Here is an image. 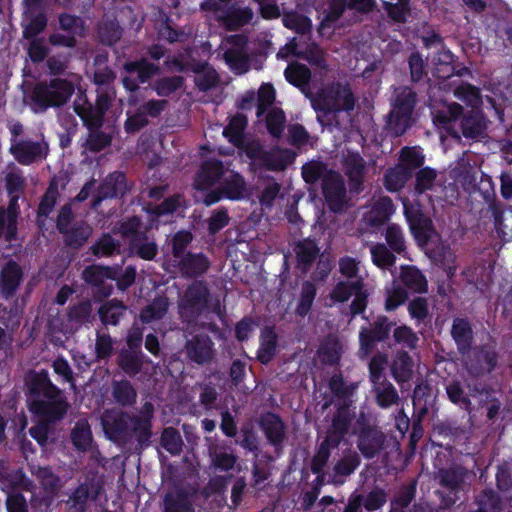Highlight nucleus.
Masks as SVG:
<instances>
[{
	"label": "nucleus",
	"instance_id": "1",
	"mask_svg": "<svg viewBox=\"0 0 512 512\" xmlns=\"http://www.w3.org/2000/svg\"><path fill=\"white\" fill-rule=\"evenodd\" d=\"M25 385L29 394L30 410L42 420L31 427L29 433L44 447L48 441L49 423L61 420L69 405L63 392L51 382L45 370L29 372L25 377Z\"/></svg>",
	"mask_w": 512,
	"mask_h": 512
},
{
	"label": "nucleus",
	"instance_id": "2",
	"mask_svg": "<svg viewBox=\"0 0 512 512\" xmlns=\"http://www.w3.org/2000/svg\"><path fill=\"white\" fill-rule=\"evenodd\" d=\"M216 182L220 183V191L213 190L204 196L203 202L207 206L217 203L222 196L231 200H239L245 196L244 178L222 162L209 160L201 166L195 179V186L199 190H205Z\"/></svg>",
	"mask_w": 512,
	"mask_h": 512
},
{
	"label": "nucleus",
	"instance_id": "3",
	"mask_svg": "<svg viewBox=\"0 0 512 512\" xmlns=\"http://www.w3.org/2000/svg\"><path fill=\"white\" fill-rule=\"evenodd\" d=\"M339 271L346 280L339 281L331 290L329 297L333 303H344L354 296L350 305V313L354 317L363 313L367 306L369 295L365 285L367 275L362 273L360 262L348 256L339 260Z\"/></svg>",
	"mask_w": 512,
	"mask_h": 512
},
{
	"label": "nucleus",
	"instance_id": "4",
	"mask_svg": "<svg viewBox=\"0 0 512 512\" xmlns=\"http://www.w3.org/2000/svg\"><path fill=\"white\" fill-rule=\"evenodd\" d=\"M108 107V97L100 96L98 99V107L94 108L87 101L85 95H78L73 103L75 113L82 119L85 126L90 129L88 137L84 143L86 150L91 152H99L110 145L111 137L101 131L93 130L102 124V118Z\"/></svg>",
	"mask_w": 512,
	"mask_h": 512
},
{
	"label": "nucleus",
	"instance_id": "5",
	"mask_svg": "<svg viewBox=\"0 0 512 512\" xmlns=\"http://www.w3.org/2000/svg\"><path fill=\"white\" fill-rule=\"evenodd\" d=\"M144 411L137 416L129 417L127 414L116 410L106 411L101 420L107 433L123 434L132 431L139 442L148 440L151 435V418L153 406L150 403L144 405Z\"/></svg>",
	"mask_w": 512,
	"mask_h": 512
},
{
	"label": "nucleus",
	"instance_id": "6",
	"mask_svg": "<svg viewBox=\"0 0 512 512\" xmlns=\"http://www.w3.org/2000/svg\"><path fill=\"white\" fill-rule=\"evenodd\" d=\"M356 103L355 96L349 84L334 82L325 86L312 100V106L318 113V120L322 122V116L350 112Z\"/></svg>",
	"mask_w": 512,
	"mask_h": 512
},
{
	"label": "nucleus",
	"instance_id": "7",
	"mask_svg": "<svg viewBox=\"0 0 512 512\" xmlns=\"http://www.w3.org/2000/svg\"><path fill=\"white\" fill-rule=\"evenodd\" d=\"M461 115L462 106L457 103H452L447 106L446 109L435 113L433 120L436 125L443 127L450 133L454 129V123L460 120L461 131L466 138H476L483 133L485 125L481 115L477 111L471 110L468 114L460 118Z\"/></svg>",
	"mask_w": 512,
	"mask_h": 512
},
{
	"label": "nucleus",
	"instance_id": "8",
	"mask_svg": "<svg viewBox=\"0 0 512 512\" xmlns=\"http://www.w3.org/2000/svg\"><path fill=\"white\" fill-rule=\"evenodd\" d=\"M415 105L416 94L411 88H395L387 121V129L393 135L400 136L410 127Z\"/></svg>",
	"mask_w": 512,
	"mask_h": 512
},
{
	"label": "nucleus",
	"instance_id": "9",
	"mask_svg": "<svg viewBox=\"0 0 512 512\" xmlns=\"http://www.w3.org/2000/svg\"><path fill=\"white\" fill-rule=\"evenodd\" d=\"M73 93V84L64 79L55 78L50 82H39L32 93L33 110L43 112L49 107H60Z\"/></svg>",
	"mask_w": 512,
	"mask_h": 512
},
{
	"label": "nucleus",
	"instance_id": "10",
	"mask_svg": "<svg viewBox=\"0 0 512 512\" xmlns=\"http://www.w3.org/2000/svg\"><path fill=\"white\" fill-rule=\"evenodd\" d=\"M210 291L204 281H193L178 301L180 317L187 322L195 320L209 307Z\"/></svg>",
	"mask_w": 512,
	"mask_h": 512
},
{
	"label": "nucleus",
	"instance_id": "11",
	"mask_svg": "<svg viewBox=\"0 0 512 512\" xmlns=\"http://www.w3.org/2000/svg\"><path fill=\"white\" fill-rule=\"evenodd\" d=\"M201 9L214 12L217 20L226 29L231 31L238 30L249 24L254 17V12L251 8L241 6L238 3L220 6L216 0H206L201 3Z\"/></svg>",
	"mask_w": 512,
	"mask_h": 512
},
{
	"label": "nucleus",
	"instance_id": "12",
	"mask_svg": "<svg viewBox=\"0 0 512 512\" xmlns=\"http://www.w3.org/2000/svg\"><path fill=\"white\" fill-rule=\"evenodd\" d=\"M10 152L20 164L29 165L47 156L48 144L44 139L32 141L11 138Z\"/></svg>",
	"mask_w": 512,
	"mask_h": 512
},
{
	"label": "nucleus",
	"instance_id": "13",
	"mask_svg": "<svg viewBox=\"0 0 512 512\" xmlns=\"http://www.w3.org/2000/svg\"><path fill=\"white\" fill-rule=\"evenodd\" d=\"M498 363L496 350L489 345L476 348L465 360V368L472 376H482L494 370Z\"/></svg>",
	"mask_w": 512,
	"mask_h": 512
},
{
	"label": "nucleus",
	"instance_id": "14",
	"mask_svg": "<svg viewBox=\"0 0 512 512\" xmlns=\"http://www.w3.org/2000/svg\"><path fill=\"white\" fill-rule=\"evenodd\" d=\"M124 69L131 75L123 78V85L129 91H135L140 83L159 73V67L144 58L125 63Z\"/></svg>",
	"mask_w": 512,
	"mask_h": 512
},
{
	"label": "nucleus",
	"instance_id": "15",
	"mask_svg": "<svg viewBox=\"0 0 512 512\" xmlns=\"http://www.w3.org/2000/svg\"><path fill=\"white\" fill-rule=\"evenodd\" d=\"M322 191L332 211L339 212L345 207L347 203L346 188L340 174L329 173L322 183Z\"/></svg>",
	"mask_w": 512,
	"mask_h": 512
},
{
	"label": "nucleus",
	"instance_id": "16",
	"mask_svg": "<svg viewBox=\"0 0 512 512\" xmlns=\"http://www.w3.org/2000/svg\"><path fill=\"white\" fill-rule=\"evenodd\" d=\"M210 266V259L202 252H187L185 256L171 265L182 277L190 279L204 275Z\"/></svg>",
	"mask_w": 512,
	"mask_h": 512
},
{
	"label": "nucleus",
	"instance_id": "17",
	"mask_svg": "<svg viewBox=\"0 0 512 512\" xmlns=\"http://www.w3.org/2000/svg\"><path fill=\"white\" fill-rule=\"evenodd\" d=\"M395 324L387 317H378L370 328H362L359 333L361 352L368 355L376 342L386 340Z\"/></svg>",
	"mask_w": 512,
	"mask_h": 512
},
{
	"label": "nucleus",
	"instance_id": "18",
	"mask_svg": "<svg viewBox=\"0 0 512 512\" xmlns=\"http://www.w3.org/2000/svg\"><path fill=\"white\" fill-rule=\"evenodd\" d=\"M83 279L88 284L97 287L99 293L103 296H109L112 293V281L118 280V271L114 268L98 265L88 266L83 270Z\"/></svg>",
	"mask_w": 512,
	"mask_h": 512
},
{
	"label": "nucleus",
	"instance_id": "19",
	"mask_svg": "<svg viewBox=\"0 0 512 512\" xmlns=\"http://www.w3.org/2000/svg\"><path fill=\"white\" fill-rule=\"evenodd\" d=\"M189 359L203 365L212 361L215 355L214 343L207 335H196L185 344Z\"/></svg>",
	"mask_w": 512,
	"mask_h": 512
},
{
	"label": "nucleus",
	"instance_id": "20",
	"mask_svg": "<svg viewBox=\"0 0 512 512\" xmlns=\"http://www.w3.org/2000/svg\"><path fill=\"white\" fill-rule=\"evenodd\" d=\"M126 190V178L121 172L109 174L101 183L97 196L92 202V208L96 209L102 200L123 195Z\"/></svg>",
	"mask_w": 512,
	"mask_h": 512
},
{
	"label": "nucleus",
	"instance_id": "21",
	"mask_svg": "<svg viewBox=\"0 0 512 512\" xmlns=\"http://www.w3.org/2000/svg\"><path fill=\"white\" fill-rule=\"evenodd\" d=\"M384 441L385 436L381 431L366 428L359 435L357 447L365 458L371 459L383 449Z\"/></svg>",
	"mask_w": 512,
	"mask_h": 512
},
{
	"label": "nucleus",
	"instance_id": "22",
	"mask_svg": "<svg viewBox=\"0 0 512 512\" xmlns=\"http://www.w3.org/2000/svg\"><path fill=\"white\" fill-rule=\"evenodd\" d=\"M101 490L98 482L83 483L70 496L67 504L70 512H85L89 499H96Z\"/></svg>",
	"mask_w": 512,
	"mask_h": 512
},
{
	"label": "nucleus",
	"instance_id": "23",
	"mask_svg": "<svg viewBox=\"0 0 512 512\" xmlns=\"http://www.w3.org/2000/svg\"><path fill=\"white\" fill-rule=\"evenodd\" d=\"M451 336L460 354L465 355L470 351L474 339V332L467 319L458 317L453 320Z\"/></svg>",
	"mask_w": 512,
	"mask_h": 512
},
{
	"label": "nucleus",
	"instance_id": "24",
	"mask_svg": "<svg viewBox=\"0 0 512 512\" xmlns=\"http://www.w3.org/2000/svg\"><path fill=\"white\" fill-rule=\"evenodd\" d=\"M344 167L350 181L351 190L359 192L366 169L365 160L358 153H348L344 159Z\"/></svg>",
	"mask_w": 512,
	"mask_h": 512
},
{
	"label": "nucleus",
	"instance_id": "25",
	"mask_svg": "<svg viewBox=\"0 0 512 512\" xmlns=\"http://www.w3.org/2000/svg\"><path fill=\"white\" fill-rule=\"evenodd\" d=\"M22 271L20 266L9 261L0 273V292L6 297L12 296L20 285Z\"/></svg>",
	"mask_w": 512,
	"mask_h": 512
},
{
	"label": "nucleus",
	"instance_id": "26",
	"mask_svg": "<svg viewBox=\"0 0 512 512\" xmlns=\"http://www.w3.org/2000/svg\"><path fill=\"white\" fill-rule=\"evenodd\" d=\"M163 512H196V509L191 496L178 490L164 495Z\"/></svg>",
	"mask_w": 512,
	"mask_h": 512
},
{
	"label": "nucleus",
	"instance_id": "27",
	"mask_svg": "<svg viewBox=\"0 0 512 512\" xmlns=\"http://www.w3.org/2000/svg\"><path fill=\"white\" fill-rule=\"evenodd\" d=\"M340 439V436L330 434L320 444L311 463V470L314 474H320L323 471L330 458L331 449L336 448L339 445Z\"/></svg>",
	"mask_w": 512,
	"mask_h": 512
},
{
	"label": "nucleus",
	"instance_id": "28",
	"mask_svg": "<svg viewBox=\"0 0 512 512\" xmlns=\"http://www.w3.org/2000/svg\"><path fill=\"white\" fill-rule=\"evenodd\" d=\"M372 391L376 403L381 408H389L399 401V395L394 385L387 379L372 383Z\"/></svg>",
	"mask_w": 512,
	"mask_h": 512
},
{
	"label": "nucleus",
	"instance_id": "29",
	"mask_svg": "<svg viewBox=\"0 0 512 512\" xmlns=\"http://www.w3.org/2000/svg\"><path fill=\"white\" fill-rule=\"evenodd\" d=\"M208 454L212 466L221 471L232 470L237 462V457L232 452H229L226 447L210 445L208 447Z\"/></svg>",
	"mask_w": 512,
	"mask_h": 512
},
{
	"label": "nucleus",
	"instance_id": "30",
	"mask_svg": "<svg viewBox=\"0 0 512 512\" xmlns=\"http://www.w3.org/2000/svg\"><path fill=\"white\" fill-rule=\"evenodd\" d=\"M394 211L393 201L389 197H380L366 214V220L372 225H379L387 221Z\"/></svg>",
	"mask_w": 512,
	"mask_h": 512
},
{
	"label": "nucleus",
	"instance_id": "31",
	"mask_svg": "<svg viewBox=\"0 0 512 512\" xmlns=\"http://www.w3.org/2000/svg\"><path fill=\"white\" fill-rule=\"evenodd\" d=\"M127 307L116 299L109 300L99 308V317L105 325H117L125 315Z\"/></svg>",
	"mask_w": 512,
	"mask_h": 512
},
{
	"label": "nucleus",
	"instance_id": "32",
	"mask_svg": "<svg viewBox=\"0 0 512 512\" xmlns=\"http://www.w3.org/2000/svg\"><path fill=\"white\" fill-rule=\"evenodd\" d=\"M224 59L227 65L238 74H242L248 70V57L243 43L228 48L224 52Z\"/></svg>",
	"mask_w": 512,
	"mask_h": 512
},
{
	"label": "nucleus",
	"instance_id": "33",
	"mask_svg": "<svg viewBox=\"0 0 512 512\" xmlns=\"http://www.w3.org/2000/svg\"><path fill=\"white\" fill-rule=\"evenodd\" d=\"M262 428L273 445L282 443L285 435L284 425L281 419L275 414H267L261 420Z\"/></svg>",
	"mask_w": 512,
	"mask_h": 512
},
{
	"label": "nucleus",
	"instance_id": "34",
	"mask_svg": "<svg viewBox=\"0 0 512 512\" xmlns=\"http://www.w3.org/2000/svg\"><path fill=\"white\" fill-rule=\"evenodd\" d=\"M392 375L397 382L408 381L413 372V360L407 352H398L391 366Z\"/></svg>",
	"mask_w": 512,
	"mask_h": 512
},
{
	"label": "nucleus",
	"instance_id": "35",
	"mask_svg": "<svg viewBox=\"0 0 512 512\" xmlns=\"http://www.w3.org/2000/svg\"><path fill=\"white\" fill-rule=\"evenodd\" d=\"M169 302L166 297L155 298L142 309L140 319L143 323H152L161 320L168 312Z\"/></svg>",
	"mask_w": 512,
	"mask_h": 512
},
{
	"label": "nucleus",
	"instance_id": "36",
	"mask_svg": "<svg viewBox=\"0 0 512 512\" xmlns=\"http://www.w3.org/2000/svg\"><path fill=\"white\" fill-rule=\"evenodd\" d=\"M401 280L403 284L413 292L423 293L427 290V280L416 267H403L401 271Z\"/></svg>",
	"mask_w": 512,
	"mask_h": 512
},
{
	"label": "nucleus",
	"instance_id": "37",
	"mask_svg": "<svg viewBox=\"0 0 512 512\" xmlns=\"http://www.w3.org/2000/svg\"><path fill=\"white\" fill-rule=\"evenodd\" d=\"M410 176L411 174L409 168L398 164L386 171L384 177V185L389 191H399L405 185Z\"/></svg>",
	"mask_w": 512,
	"mask_h": 512
},
{
	"label": "nucleus",
	"instance_id": "38",
	"mask_svg": "<svg viewBox=\"0 0 512 512\" xmlns=\"http://www.w3.org/2000/svg\"><path fill=\"white\" fill-rule=\"evenodd\" d=\"M193 239L192 234L189 231H178L171 240L172 252L171 255L167 257V265L171 266L178 259L182 258L186 255L187 246L191 243Z\"/></svg>",
	"mask_w": 512,
	"mask_h": 512
},
{
	"label": "nucleus",
	"instance_id": "39",
	"mask_svg": "<svg viewBox=\"0 0 512 512\" xmlns=\"http://www.w3.org/2000/svg\"><path fill=\"white\" fill-rule=\"evenodd\" d=\"M31 473L47 493H54L61 487L60 478L49 467L31 466Z\"/></svg>",
	"mask_w": 512,
	"mask_h": 512
},
{
	"label": "nucleus",
	"instance_id": "40",
	"mask_svg": "<svg viewBox=\"0 0 512 512\" xmlns=\"http://www.w3.org/2000/svg\"><path fill=\"white\" fill-rule=\"evenodd\" d=\"M293 160L291 151L281 148H273L263 158L264 164L271 170H283Z\"/></svg>",
	"mask_w": 512,
	"mask_h": 512
},
{
	"label": "nucleus",
	"instance_id": "41",
	"mask_svg": "<svg viewBox=\"0 0 512 512\" xmlns=\"http://www.w3.org/2000/svg\"><path fill=\"white\" fill-rule=\"evenodd\" d=\"M246 125V117L237 114L230 119L229 124L223 130V135L235 146H240L243 143V132Z\"/></svg>",
	"mask_w": 512,
	"mask_h": 512
},
{
	"label": "nucleus",
	"instance_id": "42",
	"mask_svg": "<svg viewBox=\"0 0 512 512\" xmlns=\"http://www.w3.org/2000/svg\"><path fill=\"white\" fill-rule=\"evenodd\" d=\"M112 395L114 400L122 406L133 405L137 397L134 387L127 380L114 382Z\"/></svg>",
	"mask_w": 512,
	"mask_h": 512
},
{
	"label": "nucleus",
	"instance_id": "43",
	"mask_svg": "<svg viewBox=\"0 0 512 512\" xmlns=\"http://www.w3.org/2000/svg\"><path fill=\"white\" fill-rule=\"evenodd\" d=\"M277 336L269 329H266L261 335V344L257 353L258 360L267 364L271 361L276 352Z\"/></svg>",
	"mask_w": 512,
	"mask_h": 512
},
{
	"label": "nucleus",
	"instance_id": "44",
	"mask_svg": "<svg viewBox=\"0 0 512 512\" xmlns=\"http://www.w3.org/2000/svg\"><path fill=\"white\" fill-rule=\"evenodd\" d=\"M284 75L289 83L303 87L309 83L311 72L305 65L295 63L288 65Z\"/></svg>",
	"mask_w": 512,
	"mask_h": 512
},
{
	"label": "nucleus",
	"instance_id": "45",
	"mask_svg": "<svg viewBox=\"0 0 512 512\" xmlns=\"http://www.w3.org/2000/svg\"><path fill=\"white\" fill-rule=\"evenodd\" d=\"M71 439L74 446L79 450H86L90 446L92 433L86 420H80L76 423L71 433Z\"/></svg>",
	"mask_w": 512,
	"mask_h": 512
},
{
	"label": "nucleus",
	"instance_id": "46",
	"mask_svg": "<svg viewBox=\"0 0 512 512\" xmlns=\"http://www.w3.org/2000/svg\"><path fill=\"white\" fill-rule=\"evenodd\" d=\"M130 247L136 254L145 260H152L157 254V245L153 239H150L146 233L130 244Z\"/></svg>",
	"mask_w": 512,
	"mask_h": 512
},
{
	"label": "nucleus",
	"instance_id": "47",
	"mask_svg": "<svg viewBox=\"0 0 512 512\" xmlns=\"http://www.w3.org/2000/svg\"><path fill=\"white\" fill-rule=\"evenodd\" d=\"M161 445L170 454L179 455L183 446L180 433L173 427L165 428L161 435Z\"/></svg>",
	"mask_w": 512,
	"mask_h": 512
},
{
	"label": "nucleus",
	"instance_id": "48",
	"mask_svg": "<svg viewBox=\"0 0 512 512\" xmlns=\"http://www.w3.org/2000/svg\"><path fill=\"white\" fill-rule=\"evenodd\" d=\"M119 366L129 376L138 374L142 367V355L133 351H122L119 355Z\"/></svg>",
	"mask_w": 512,
	"mask_h": 512
},
{
	"label": "nucleus",
	"instance_id": "49",
	"mask_svg": "<svg viewBox=\"0 0 512 512\" xmlns=\"http://www.w3.org/2000/svg\"><path fill=\"white\" fill-rule=\"evenodd\" d=\"M373 263L380 268H388L394 265L395 256L383 243H377L370 248Z\"/></svg>",
	"mask_w": 512,
	"mask_h": 512
},
{
	"label": "nucleus",
	"instance_id": "50",
	"mask_svg": "<svg viewBox=\"0 0 512 512\" xmlns=\"http://www.w3.org/2000/svg\"><path fill=\"white\" fill-rule=\"evenodd\" d=\"M316 296V287L313 283L306 281L301 288V296L296 308V314L299 316H306L314 302Z\"/></svg>",
	"mask_w": 512,
	"mask_h": 512
},
{
	"label": "nucleus",
	"instance_id": "51",
	"mask_svg": "<svg viewBox=\"0 0 512 512\" xmlns=\"http://www.w3.org/2000/svg\"><path fill=\"white\" fill-rule=\"evenodd\" d=\"M286 117L279 108H271L266 115V127L273 137H280L285 127Z\"/></svg>",
	"mask_w": 512,
	"mask_h": 512
},
{
	"label": "nucleus",
	"instance_id": "52",
	"mask_svg": "<svg viewBox=\"0 0 512 512\" xmlns=\"http://www.w3.org/2000/svg\"><path fill=\"white\" fill-rule=\"evenodd\" d=\"M385 239L391 250L403 254L406 250V242L402 229L396 224H390L385 233Z\"/></svg>",
	"mask_w": 512,
	"mask_h": 512
},
{
	"label": "nucleus",
	"instance_id": "53",
	"mask_svg": "<svg viewBox=\"0 0 512 512\" xmlns=\"http://www.w3.org/2000/svg\"><path fill=\"white\" fill-rule=\"evenodd\" d=\"M283 24L286 28L294 30L299 34H306L311 30V20L298 13H287L284 15Z\"/></svg>",
	"mask_w": 512,
	"mask_h": 512
},
{
	"label": "nucleus",
	"instance_id": "54",
	"mask_svg": "<svg viewBox=\"0 0 512 512\" xmlns=\"http://www.w3.org/2000/svg\"><path fill=\"white\" fill-rule=\"evenodd\" d=\"M119 231L121 236L131 244L136 238L145 234L142 230V223L138 217H132L122 222Z\"/></svg>",
	"mask_w": 512,
	"mask_h": 512
},
{
	"label": "nucleus",
	"instance_id": "55",
	"mask_svg": "<svg viewBox=\"0 0 512 512\" xmlns=\"http://www.w3.org/2000/svg\"><path fill=\"white\" fill-rule=\"evenodd\" d=\"M334 173L333 171H328L320 162H310L305 164L302 167V175L305 182L314 184L319 180L324 181V178L329 174Z\"/></svg>",
	"mask_w": 512,
	"mask_h": 512
},
{
	"label": "nucleus",
	"instance_id": "56",
	"mask_svg": "<svg viewBox=\"0 0 512 512\" xmlns=\"http://www.w3.org/2000/svg\"><path fill=\"white\" fill-rule=\"evenodd\" d=\"M393 338L397 344L409 349H415L419 342V337L410 327L401 325L393 331Z\"/></svg>",
	"mask_w": 512,
	"mask_h": 512
},
{
	"label": "nucleus",
	"instance_id": "57",
	"mask_svg": "<svg viewBox=\"0 0 512 512\" xmlns=\"http://www.w3.org/2000/svg\"><path fill=\"white\" fill-rule=\"evenodd\" d=\"M319 249L316 243L310 239L299 242L295 247V253L300 263L311 264L318 255Z\"/></svg>",
	"mask_w": 512,
	"mask_h": 512
},
{
	"label": "nucleus",
	"instance_id": "58",
	"mask_svg": "<svg viewBox=\"0 0 512 512\" xmlns=\"http://www.w3.org/2000/svg\"><path fill=\"white\" fill-rule=\"evenodd\" d=\"M384 10L388 16L397 23L406 21L410 11L409 0H397V3L384 2Z\"/></svg>",
	"mask_w": 512,
	"mask_h": 512
},
{
	"label": "nucleus",
	"instance_id": "59",
	"mask_svg": "<svg viewBox=\"0 0 512 512\" xmlns=\"http://www.w3.org/2000/svg\"><path fill=\"white\" fill-rule=\"evenodd\" d=\"M99 37L101 42L106 45H112L117 42L122 35L119 24L115 21L103 22L99 25Z\"/></svg>",
	"mask_w": 512,
	"mask_h": 512
},
{
	"label": "nucleus",
	"instance_id": "60",
	"mask_svg": "<svg viewBox=\"0 0 512 512\" xmlns=\"http://www.w3.org/2000/svg\"><path fill=\"white\" fill-rule=\"evenodd\" d=\"M90 234L91 228L87 224L81 223L68 229V232L65 234V240L68 245L78 247L86 242Z\"/></svg>",
	"mask_w": 512,
	"mask_h": 512
},
{
	"label": "nucleus",
	"instance_id": "61",
	"mask_svg": "<svg viewBox=\"0 0 512 512\" xmlns=\"http://www.w3.org/2000/svg\"><path fill=\"white\" fill-rule=\"evenodd\" d=\"M275 101V90L270 84H263L258 91L257 112L260 118Z\"/></svg>",
	"mask_w": 512,
	"mask_h": 512
},
{
	"label": "nucleus",
	"instance_id": "62",
	"mask_svg": "<svg viewBox=\"0 0 512 512\" xmlns=\"http://www.w3.org/2000/svg\"><path fill=\"white\" fill-rule=\"evenodd\" d=\"M477 504L481 512H499L501 502L498 495L492 490H484L477 497Z\"/></svg>",
	"mask_w": 512,
	"mask_h": 512
},
{
	"label": "nucleus",
	"instance_id": "63",
	"mask_svg": "<svg viewBox=\"0 0 512 512\" xmlns=\"http://www.w3.org/2000/svg\"><path fill=\"white\" fill-rule=\"evenodd\" d=\"M360 459L355 452H350L339 460L334 466V472L339 476H349L359 466Z\"/></svg>",
	"mask_w": 512,
	"mask_h": 512
},
{
	"label": "nucleus",
	"instance_id": "64",
	"mask_svg": "<svg viewBox=\"0 0 512 512\" xmlns=\"http://www.w3.org/2000/svg\"><path fill=\"white\" fill-rule=\"evenodd\" d=\"M407 296V292L402 287L393 284L386 290L385 309L395 310L406 301Z\"/></svg>",
	"mask_w": 512,
	"mask_h": 512
}]
</instances>
